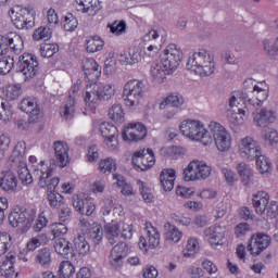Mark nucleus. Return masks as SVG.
<instances>
[{
  "mask_svg": "<svg viewBox=\"0 0 278 278\" xmlns=\"http://www.w3.org/2000/svg\"><path fill=\"white\" fill-rule=\"evenodd\" d=\"M187 71L199 77H210L216 71L214 58L205 50L194 52L187 61Z\"/></svg>",
  "mask_w": 278,
  "mask_h": 278,
  "instance_id": "nucleus-1",
  "label": "nucleus"
},
{
  "mask_svg": "<svg viewBox=\"0 0 278 278\" xmlns=\"http://www.w3.org/2000/svg\"><path fill=\"white\" fill-rule=\"evenodd\" d=\"M37 214L38 211H36V208L15 205L9 214V225H11L13 229L21 231V233H27L29 229H31Z\"/></svg>",
  "mask_w": 278,
  "mask_h": 278,
  "instance_id": "nucleus-2",
  "label": "nucleus"
},
{
  "mask_svg": "<svg viewBox=\"0 0 278 278\" xmlns=\"http://www.w3.org/2000/svg\"><path fill=\"white\" fill-rule=\"evenodd\" d=\"M28 164L31 170L39 176V188H49L53 190L56 186H60V178L53 177V167L49 166L45 161L38 162V157L30 155Z\"/></svg>",
  "mask_w": 278,
  "mask_h": 278,
  "instance_id": "nucleus-3",
  "label": "nucleus"
},
{
  "mask_svg": "<svg viewBox=\"0 0 278 278\" xmlns=\"http://www.w3.org/2000/svg\"><path fill=\"white\" fill-rule=\"evenodd\" d=\"M9 16L16 29H31L36 25V9L31 7H13Z\"/></svg>",
  "mask_w": 278,
  "mask_h": 278,
  "instance_id": "nucleus-4",
  "label": "nucleus"
},
{
  "mask_svg": "<svg viewBox=\"0 0 278 278\" xmlns=\"http://www.w3.org/2000/svg\"><path fill=\"white\" fill-rule=\"evenodd\" d=\"M179 129L182 136H186V138H189V140L202 142V144H204L205 147H207V144H212V136H208L207 129H205V126L200 121H184L180 124Z\"/></svg>",
  "mask_w": 278,
  "mask_h": 278,
  "instance_id": "nucleus-5",
  "label": "nucleus"
},
{
  "mask_svg": "<svg viewBox=\"0 0 278 278\" xmlns=\"http://www.w3.org/2000/svg\"><path fill=\"white\" fill-rule=\"evenodd\" d=\"M144 97V84L141 80H128L124 85L122 99L126 108H138Z\"/></svg>",
  "mask_w": 278,
  "mask_h": 278,
  "instance_id": "nucleus-6",
  "label": "nucleus"
},
{
  "mask_svg": "<svg viewBox=\"0 0 278 278\" xmlns=\"http://www.w3.org/2000/svg\"><path fill=\"white\" fill-rule=\"evenodd\" d=\"M181 48L177 47L175 43H169L163 51L159 62H161V64L164 65V68H167L173 75L175 70L179 68V64H181Z\"/></svg>",
  "mask_w": 278,
  "mask_h": 278,
  "instance_id": "nucleus-7",
  "label": "nucleus"
},
{
  "mask_svg": "<svg viewBox=\"0 0 278 278\" xmlns=\"http://www.w3.org/2000/svg\"><path fill=\"white\" fill-rule=\"evenodd\" d=\"M146 237L139 238V249L149 252L150 249H157L160 247L161 235L157 227L153 226L151 222L144 224Z\"/></svg>",
  "mask_w": 278,
  "mask_h": 278,
  "instance_id": "nucleus-8",
  "label": "nucleus"
},
{
  "mask_svg": "<svg viewBox=\"0 0 278 278\" xmlns=\"http://www.w3.org/2000/svg\"><path fill=\"white\" fill-rule=\"evenodd\" d=\"M208 128L213 134L218 151H229V149H231V134H229L223 125L216 122H211Z\"/></svg>",
  "mask_w": 278,
  "mask_h": 278,
  "instance_id": "nucleus-9",
  "label": "nucleus"
},
{
  "mask_svg": "<svg viewBox=\"0 0 278 278\" xmlns=\"http://www.w3.org/2000/svg\"><path fill=\"white\" fill-rule=\"evenodd\" d=\"M38 58L33 53H23L17 62V68L22 72L25 79H31L33 77H36V74L38 73Z\"/></svg>",
  "mask_w": 278,
  "mask_h": 278,
  "instance_id": "nucleus-10",
  "label": "nucleus"
},
{
  "mask_svg": "<svg viewBox=\"0 0 278 278\" xmlns=\"http://www.w3.org/2000/svg\"><path fill=\"white\" fill-rule=\"evenodd\" d=\"M273 242V239L270 236L258 232L251 236L249 244H248V251L250 255H253L254 257H257V255H262L268 247H270V243Z\"/></svg>",
  "mask_w": 278,
  "mask_h": 278,
  "instance_id": "nucleus-11",
  "label": "nucleus"
},
{
  "mask_svg": "<svg viewBox=\"0 0 278 278\" xmlns=\"http://www.w3.org/2000/svg\"><path fill=\"white\" fill-rule=\"evenodd\" d=\"M132 165L136 170H149L155 166V153L151 149H142L134 153Z\"/></svg>",
  "mask_w": 278,
  "mask_h": 278,
  "instance_id": "nucleus-12",
  "label": "nucleus"
},
{
  "mask_svg": "<svg viewBox=\"0 0 278 278\" xmlns=\"http://www.w3.org/2000/svg\"><path fill=\"white\" fill-rule=\"evenodd\" d=\"M103 144L109 151H118V128L110 123H102L100 126Z\"/></svg>",
  "mask_w": 278,
  "mask_h": 278,
  "instance_id": "nucleus-13",
  "label": "nucleus"
},
{
  "mask_svg": "<svg viewBox=\"0 0 278 278\" xmlns=\"http://www.w3.org/2000/svg\"><path fill=\"white\" fill-rule=\"evenodd\" d=\"M238 153L247 160H255L257 155H262V149L253 137H244L238 143Z\"/></svg>",
  "mask_w": 278,
  "mask_h": 278,
  "instance_id": "nucleus-14",
  "label": "nucleus"
},
{
  "mask_svg": "<svg viewBox=\"0 0 278 278\" xmlns=\"http://www.w3.org/2000/svg\"><path fill=\"white\" fill-rule=\"evenodd\" d=\"M122 138L125 142H138L147 138V126L142 123H129L123 130Z\"/></svg>",
  "mask_w": 278,
  "mask_h": 278,
  "instance_id": "nucleus-15",
  "label": "nucleus"
},
{
  "mask_svg": "<svg viewBox=\"0 0 278 278\" xmlns=\"http://www.w3.org/2000/svg\"><path fill=\"white\" fill-rule=\"evenodd\" d=\"M211 247H223L227 236V226L215 224L204 231Z\"/></svg>",
  "mask_w": 278,
  "mask_h": 278,
  "instance_id": "nucleus-16",
  "label": "nucleus"
},
{
  "mask_svg": "<svg viewBox=\"0 0 278 278\" xmlns=\"http://www.w3.org/2000/svg\"><path fill=\"white\" fill-rule=\"evenodd\" d=\"M83 71L87 83L97 84L101 79V65L92 58L83 60Z\"/></svg>",
  "mask_w": 278,
  "mask_h": 278,
  "instance_id": "nucleus-17",
  "label": "nucleus"
},
{
  "mask_svg": "<svg viewBox=\"0 0 278 278\" xmlns=\"http://www.w3.org/2000/svg\"><path fill=\"white\" fill-rule=\"evenodd\" d=\"M20 110L29 114V123H38L40 121V106L36 98H24L20 103Z\"/></svg>",
  "mask_w": 278,
  "mask_h": 278,
  "instance_id": "nucleus-18",
  "label": "nucleus"
},
{
  "mask_svg": "<svg viewBox=\"0 0 278 278\" xmlns=\"http://www.w3.org/2000/svg\"><path fill=\"white\" fill-rule=\"evenodd\" d=\"M73 7L80 14L94 16L101 10V2L99 0H74Z\"/></svg>",
  "mask_w": 278,
  "mask_h": 278,
  "instance_id": "nucleus-19",
  "label": "nucleus"
},
{
  "mask_svg": "<svg viewBox=\"0 0 278 278\" xmlns=\"http://www.w3.org/2000/svg\"><path fill=\"white\" fill-rule=\"evenodd\" d=\"M73 205L76 212L83 216H92L97 211V205L91 198L81 199L79 195H76L74 198Z\"/></svg>",
  "mask_w": 278,
  "mask_h": 278,
  "instance_id": "nucleus-20",
  "label": "nucleus"
},
{
  "mask_svg": "<svg viewBox=\"0 0 278 278\" xmlns=\"http://www.w3.org/2000/svg\"><path fill=\"white\" fill-rule=\"evenodd\" d=\"M253 121L257 127H268L277 121V113L268 109L256 110L253 113Z\"/></svg>",
  "mask_w": 278,
  "mask_h": 278,
  "instance_id": "nucleus-21",
  "label": "nucleus"
},
{
  "mask_svg": "<svg viewBox=\"0 0 278 278\" xmlns=\"http://www.w3.org/2000/svg\"><path fill=\"white\" fill-rule=\"evenodd\" d=\"M100 101H101V96L99 93V84L88 83L86 86V92H85L86 105L94 110L97 105H99Z\"/></svg>",
  "mask_w": 278,
  "mask_h": 278,
  "instance_id": "nucleus-22",
  "label": "nucleus"
},
{
  "mask_svg": "<svg viewBox=\"0 0 278 278\" xmlns=\"http://www.w3.org/2000/svg\"><path fill=\"white\" fill-rule=\"evenodd\" d=\"M68 143L64 141L54 142V153L60 168H64V166H67L68 162H71L68 159Z\"/></svg>",
  "mask_w": 278,
  "mask_h": 278,
  "instance_id": "nucleus-23",
  "label": "nucleus"
},
{
  "mask_svg": "<svg viewBox=\"0 0 278 278\" xmlns=\"http://www.w3.org/2000/svg\"><path fill=\"white\" fill-rule=\"evenodd\" d=\"M125 257H127V243L119 242L111 250L109 262L111 266H119Z\"/></svg>",
  "mask_w": 278,
  "mask_h": 278,
  "instance_id": "nucleus-24",
  "label": "nucleus"
},
{
  "mask_svg": "<svg viewBox=\"0 0 278 278\" xmlns=\"http://www.w3.org/2000/svg\"><path fill=\"white\" fill-rule=\"evenodd\" d=\"M70 96L63 106L60 108V116L68 121L75 116V94L77 92V87H73L70 90Z\"/></svg>",
  "mask_w": 278,
  "mask_h": 278,
  "instance_id": "nucleus-25",
  "label": "nucleus"
},
{
  "mask_svg": "<svg viewBox=\"0 0 278 278\" xmlns=\"http://www.w3.org/2000/svg\"><path fill=\"white\" fill-rule=\"evenodd\" d=\"M7 49H10L15 55L23 53V49H25L23 37L16 33L7 34Z\"/></svg>",
  "mask_w": 278,
  "mask_h": 278,
  "instance_id": "nucleus-26",
  "label": "nucleus"
},
{
  "mask_svg": "<svg viewBox=\"0 0 278 278\" xmlns=\"http://www.w3.org/2000/svg\"><path fill=\"white\" fill-rule=\"evenodd\" d=\"M0 188L4 190V192H16V188H18L16 174L10 170L4 172L0 178Z\"/></svg>",
  "mask_w": 278,
  "mask_h": 278,
  "instance_id": "nucleus-27",
  "label": "nucleus"
},
{
  "mask_svg": "<svg viewBox=\"0 0 278 278\" xmlns=\"http://www.w3.org/2000/svg\"><path fill=\"white\" fill-rule=\"evenodd\" d=\"M252 203L256 214H264L270 203V194L266 191H258L253 195Z\"/></svg>",
  "mask_w": 278,
  "mask_h": 278,
  "instance_id": "nucleus-28",
  "label": "nucleus"
},
{
  "mask_svg": "<svg viewBox=\"0 0 278 278\" xmlns=\"http://www.w3.org/2000/svg\"><path fill=\"white\" fill-rule=\"evenodd\" d=\"M164 240L169 244H177V242H180L181 238H184V232L169 222L164 225Z\"/></svg>",
  "mask_w": 278,
  "mask_h": 278,
  "instance_id": "nucleus-29",
  "label": "nucleus"
},
{
  "mask_svg": "<svg viewBox=\"0 0 278 278\" xmlns=\"http://www.w3.org/2000/svg\"><path fill=\"white\" fill-rule=\"evenodd\" d=\"M161 185L165 192H170L175 188V179H177V172L173 168H165L161 172L160 175Z\"/></svg>",
  "mask_w": 278,
  "mask_h": 278,
  "instance_id": "nucleus-30",
  "label": "nucleus"
},
{
  "mask_svg": "<svg viewBox=\"0 0 278 278\" xmlns=\"http://www.w3.org/2000/svg\"><path fill=\"white\" fill-rule=\"evenodd\" d=\"M150 75L156 84H164L166 79V75H173L164 65L161 63V61L153 63L150 68Z\"/></svg>",
  "mask_w": 278,
  "mask_h": 278,
  "instance_id": "nucleus-31",
  "label": "nucleus"
},
{
  "mask_svg": "<svg viewBox=\"0 0 278 278\" xmlns=\"http://www.w3.org/2000/svg\"><path fill=\"white\" fill-rule=\"evenodd\" d=\"M45 244H49V237L47 233H39L26 243V248L23 250V253H34L36 249H40V247H45Z\"/></svg>",
  "mask_w": 278,
  "mask_h": 278,
  "instance_id": "nucleus-32",
  "label": "nucleus"
},
{
  "mask_svg": "<svg viewBox=\"0 0 278 278\" xmlns=\"http://www.w3.org/2000/svg\"><path fill=\"white\" fill-rule=\"evenodd\" d=\"M15 263H16V256L12 253H9L0 266V273L2 277H7V278L14 277L16 273L14 269Z\"/></svg>",
  "mask_w": 278,
  "mask_h": 278,
  "instance_id": "nucleus-33",
  "label": "nucleus"
},
{
  "mask_svg": "<svg viewBox=\"0 0 278 278\" xmlns=\"http://www.w3.org/2000/svg\"><path fill=\"white\" fill-rule=\"evenodd\" d=\"M12 166H17L18 179L22 181L23 186H29L34 184V176H31L26 161L21 163H13Z\"/></svg>",
  "mask_w": 278,
  "mask_h": 278,
  "instance_id": "nucleus-34",
  "label": "nucleus"
},
{
  "mask_svg": "<svg viewBox=\"0 0 278 278\" xmlns=\"http://www.w3.org/2000/svg\"><path fill=\"white\" fill-rule=\"evenodd\" d=\"M252 94L253 97L248 100V103L253 106L262 105V103L268 99V89L255 85Z\"/></svg>",
  "mask_w": 278,
  "mask_h": 278,
  "instance_id": "nucleus-35",
  "label": "nucleus"
},
{
  "mask_svg": "<svg viewBox=\"0 0 278 278\" xmlns=\"http://www.w3.org/2000/svg\"><path fill=\"white\" fill-rule=\"evenodd\" d=\"M237 170L243 186L251 187V184H253V169H251V166L247 163H239Z\"/></svg>",
  "mask_w": 278,
  "mask_h": 278,
  "instance_id": "nucleus-36",
  "label": "nucleus"
},
{
  "mask_svg": "<svg viewBox=\"0 0 278 278\" xmlns=\"http://www.w3.org/2000/svg\"><path fill=\"white\" fill-rule=\"evenodd\" d=\"M103 47H105V41L99 36H92L86 39L85 48L87 53H99V51H103Z\"/></svg>",
  "mask_w": 278,
  "mask_h": 278,
  "instance_id": "nucleus-37",
  "label": "nucleus"
},
{
  "mask_svg": "<svg viewBox=\"0 0 278 278\" xmlns=\"http://www.w3.org/2000/svg\"><path fill=\"white\" fill-rule=\"evenodd\" d=\"M25 151H27V143L25 141H18L13 149L9 162H12V164L25 162Z\"/></svg>",
  "mask_w": 278,
  "mask_h": 278,
  "instance_id": "nucleus-38",
  "label": "nucleus"
},
{
  "mask_svg": "<svg viewBox=\"0 0 278 278\" xmlns=\"http://www.w3.org/2000/svg\"><path fill=\"white\" fill-rule=\"evenodd\" d=\"M104 231L110 244H116V239L121 236V224L112 220L104 226Z\"/></svg>",
  "mask_w": 278,
  "mask_h": 278,
  "instance_id": "nucleus-39",
  "label": "nucleus"
},
{
  "mask_svg": "<svg viewBox=\"0 0 278 278\" xmlns=\"http://www.w3.org/2000/svg\"><path fill=\"white\" fill-rule=\"evenodd\" d=\"M200 249H201V245L199 243V239L195 237H190L187 240L186 247L181 251V255L182 257H194V255L199 253Z\"/></svg>",
  "mask_w": 278,
  "mask_h": 278,
  "instance_id": "nucleus-40",
  "label": "nucleus"
},
{
  "mask_svg": "<svg viewBox=\"0 0 278 278\" xmlns=\"http://www.w3.org/2000/svg\"><path fill=\"white\" fill-rule=\"evenodd\" d=\"M249 116V108L244 105L243 108H239L237 112H230L228 114V121L231 125H244V121H247Z\"/></svg>",
  "mask_w": 278,
  "mask_h": 278,
  "instance_id": "nucleus-41",
  "label": "nucleus"
},
{
  "mask_svg": "<svg viewBox=\"0 0 278 278\" xmlns=\"http://www.w3.org/2000/svg\"><path fill=\"white\" fill-rule=\"evenodd\" d=\"M12 118H14V109H12V104L3 98H0V121L3 123H11Z\"/></svg>",
  "mask_w": 278,
  "mask_h": 278,
  "instance_id": "nucleus-42",
  "label": "nucleus"
},
{
  "mask_svg": "<svg viewBox=\"0 0 278 278\" xmlns=\"http://www.w3.org/2000/svg\"><path fill=\"white\" fill-rule=\"evenodd\" d=\"M54 250L59 255L66 257L73 251V243L64 238L56 239L54 241Z\"/></svg>",
  "mask_w": 278,
  "mask_h": 278,
  "instance_id": "nucleus-43",
  "label": "nucleus"
},
{
  "mask_svg": "<svg viewBox=\"0 0 278 278\" xmlns=\"http://www.w3.org/2000/svg\"><path fill=\"white\" fill-rule=\"evenodd\" d=\"M58 188L54 187L53 189L47 188L48 190V202L50 207L60 208L64 205V195L60 194V192L55 191Z\"/></svg>",
  "mask_w": 278,
  "mask_h": 278,
  "instance_id": "nucleus-44",
  "label": "nucleus"
},
{
  "mask_svg": "<svg viewBox=\"0 0 278 278\" xmlns=\"http://www.w3.org/2000/svg\"><path fill=\"white\" fill-rule=\"evenodd\" d=\"M74 247L76 253H78V255H81L83 257L90 253V243L86 241L85 235H79L77 238H75Z\"/></svg>",
  "mask_w": 278,
  "mask_h": 278,
  "instance_id": "nucleus-45",
  "label": "nucleus"
},
{
  "mask_svg": "<svg viewBox=\"0 0 278 278\" xmlns=\"http://www.w3.org/2000/svg\"><path fill=\"white\" fill-rule=\"evenodd\" d=\"M14 56L3 54L0 52V75H8L14 68Z\"/></svg>",
  "mask_w": 278,
  "mask_h": 278,
  "instance_id": "nucleus-46",
  "label": "nucleus"
},
{
  "mask_svg": "<svg viewBox=\"0 0 278 278\" xmlns=\"http://www.w3.org/2000/svg\"><path fill=\"white\" fill-rule=\"evenodd\" d=\"M35 261L40 266H43V268H49L51 266V250L49 248L40 249L35 257Z\"/></svg>",
  "mask_w": 278,
  "mask_h": 278,
  "instance_id": "nucleus-47",
  "label": "nucleus"
},
{
  "mask_svg": "<svg viewBox=\"0 0 278 278\" xmlns=\"http://www.w3.org/2000/svg\"><path fill=\"white\" fill-rule=\"evenodd\" d=\"M113 179H116L117 188H121V193L124 197H134V187L125 181V178L118 174H113Z\"/></svg>",
  "mask_w": 278,
  "mask_h": 278,
  "instance_id": "nucleus-48",
  "label": "nucleus"
},
{
  "mask_svg": "<svg viewBox=\"0 0 278 278\" xmlns=\"http://www.w3.org/2000/svg\"><path fill=\"white\" fill-rule=\"evenodd\" d=\"M254 160H256V168L261 173V175H265V173H270L273 168V163L270 159L266 155L258 154Z\"/></svg>",
  "mask_w": 278,
  "mask_h": 278,
  "instance_id": "nucleus-49",
  "label": "nucleus"
},
{
  "mask_svg": "<svg viewBox=\"0 0 278 278\" xmlns=\"http://www.w3.org/2000/svg\"><path fill=\"white\" fill-rule=\"evenodd\" d=\"M184 103V97L180 94H169L164 101L160 103V110H164L166 105H170V108H181Z\"/></svg>",
  "mask_w": 278,
  "mask_h": 278,
  "instance_id": "nucleus-50",
  "label": "nucleus"
},
{
  "mask_svg": "<svg viewBox=\"0 0 278 278\" xmlns=\"http://www.w3.org/2000/svg\"><path fill=\"white\" fill-rule=\"evenodd\" d=\"M58 274L61 278H71L75 275V265L71 261H63L59 265Z\"/></svg>",
  "mask_w": 278,
  "mask_h": 278,
  "instance_id": "nucleus-51",
  "label": "nucleus"
},
{
  "mask_svg": "<svg viewBox=\"0 0 278 278\" xmlns=\"http://www.w3.org/2000/svg\"><path fill=\"white\" fill-rule=\"evenodd\" d=\"M109 116L114 123H125V110L121 104H114L109 110Z\"/></svg>",
  "mask_w": 278,
  "mask_h": 278,
  "instance_id": "nucleus-52",
  "label": "nucleus"
},
{
  "mask_svg": "<svg viewBox=\"0 0 278 278\" xmlns=\"http://www.w3.org/2000/svg\"><path fill=\"white\" fill-rule=\"evenodd\" d=\"M88 236L93 243L99 244L103 240V227L98 223H93Z\"/></svg>",
  "mask_w": 278,
  "mask_h": 278,
  "instance_id": "nucleus-53",
  "label": "nucleus"
},
{
  "mask_svg": "<svg viewBox=\"0 0 278 278\" xmlns=\"http://www.w3.org/2000/svg\"><path fill=\"white\" fill-rule=\"evenodd\" d=\"M198 175L197 161H191L184 169V179L185 181H197Z\"/></svg>",
  "mask_w": 278,
  "mask_h": 278,
  "instance_id": "nucleus-54",
  "label": "nucleus"
},
{
  "mask_svg": "<svg viewBox=\"0 0 278 278\" xmlns=\"http://www.w3.org/2000/svg\"><path fill=\"white\" fill-rule=\"evenodd\" d=\"M137 184L139 185V190L143 201H146V203H153V190L149 185L140 179L137 180Z\"/></svg>",
  "mask_w": 278,
  "mask_h": 278,
  "instance_id": "nucleus-55",
  "label": "nucleus"
},
{
  "mask_svg": "<svg viewBox=\"0 0 278 278\" xmlns=\"http://www.w3.org/2000/svg\"><path fill=\"white\" fill-rule=\"evenodd\" d=\"M60 51L58 43H43L40 46L41 58H53Z\"/></svg>",
  "mask_w": 278,
  "mask_h": 278,
  "instance_id": "nucleus-56",
  "label": "nucleus"
},
{
  "mask_svg": "<svg viewBox=\"0 0 278 278\" xmlns=\"http://www.w3.org/2000/svg\"><path fill=\"white\" fill-rule=\"evenodd\" d=\"M111 34H114L115 36H123L125 31L127 30V23L125 21H115L112 24L108 25Z\"/></svg>",
  "mask_w": 278,
  "mask_h": 278,
  "instance_id": "nucleus-57",
  "label": "nucleus"
},
{
  "mask_svg": "<svg viewBox=\"0 0 278 278\" xmlns=\"http://www.w3.org/2000/svg\"><path fill=\"white\" fill-rule=\"evenodd\" d=\"M198 168V180L207 179L212 175V167L203 161H195Z\"/></svg>",
  "mask_w": 278,
  "mask_h": 278,
  "instance_id": "nucleus-58",
  "label": "nucleus"
},
{
  "mask_svg": "<svg viewBox=\"0 0 278 278\" xmlns=\"http://www.w3.org/2000/svg\"><path fill=\"white\" fill-rule=\"evenodd\" d=\"M99 170L100 173H112L116 170V161L112 157L101 160L99 162Z\"/></svg>",
  "mask_w": 278,
  "mask_h": 278,
  "instance_id": "nucleus-59",
  "label": "nucleus"
},
{
  "mask_svg": "<svg viewBox=\"0 0 278 278\" xmlns=\"http://www.w3.org/2000/svg\"><path fill=\"white\" fill-rule=\"evenodd\" d=\"M77 25H79V22L72 13L64 16L63 28L65 31H75V29H77Z\"/></svg>",
  "mask_w": 278,
  "mask_h": 278,
  "instance_id": "nucleus-60",
  "label": "nucleus"
},
{
  "mask_svg": "<svg viewBox=\"0 0 278 278\" xmlns=\"http://www.w3.org/2000/svg\"><path fill=\"white\" fill-rule=\"evenodd\" d=\"M53 238H61L68 233V227L64 223H54L50 226Z\"/></svg>",
  "mask_w": 278,
  "mask_h": 278,
  "instance_id": "nucleus-61",
  "label": "nucleus"
},
{
  "mask_svg": "<svg viewBox=\"0 0 278 278\" xmlns=\"http://www.w3.org/2000/svg\"><path fill=\"white\" fill-rule=\"evenodd\" d=\"M49 38H51V29L47 26H40L33 34V39L36 41L49 40Z\"/></svg>",
  "mask_w": 278,
  "mask_h": 278,
  "instance_id": "nucleus-62",
  "label": "nucleus"
},
{
  "mask_svg": "<svg viewBox=\"0 0 278 278\" xmlns=\"http://www.w3.org/2000/svg\"><path fill=\"white\" fill-rule=\"evenodd\" d=\"M100 99L109 100L116 94V89L112 85H99Z\"/></svg>",
  "mask_w": 278,
  "mask_h": 278,
  "instance_id": "nucleus-63",
  "label": "nucleus"
},
{
  "mask_svg": "<svg viewBox=\"0 0 278 278\" xmlns=\"http://www.w3.org/2000/svg\"><path fill=\"white\" fill-rule=\"evenodd\" d=\"M4 97L10 101H15L18 97H21V86L18 85H9L4 89Z\"/></svg>",
  "mask_w": 278,
  "mask_h": 278,
  "instance_id": "nucleus-64",
  "label": "nucleus"
}]
</instances>
